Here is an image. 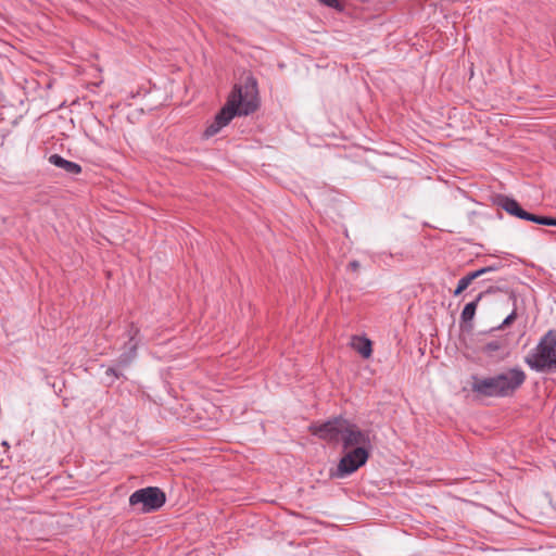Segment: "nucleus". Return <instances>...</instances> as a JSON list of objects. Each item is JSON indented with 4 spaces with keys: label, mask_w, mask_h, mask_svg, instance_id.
I'll return each mask as SVG.
<instances>
[{
    "label": "nucleus",
    "mask_w": 556,
    "mask_h": 556,
    "mask_svg": "<svg viewBox=\"0 0 556 556\" xmlns=\"http://www.w3.org/2000/svg\"><path fill=\"white\" fill-rule=\"evenodd\" d=\"M526 364L539 372L556 369V331L548 330L525 358Z\"/></svg>",
    "instance_id": "f257e3e1"
},
{
    "label": "nucleus",
    "mask_w": 556,
    "mask_h": 556,
    "mask_svg": "<svg viewBox=\"0 0 556 556\" xmlns=\"http://www.w3.org/2000/svg\"><path fill=\"white\" fill-rule=\"evenodd\" d=\"M258 91L256 80L248 77L243 85H236L225 105H231L235 116H247L258 108Z\"/></svg>",
    "instance_id": "f03ea898"
},
{
    "label": "nucleus",
    "mask_w": 556,
    "mask_h": 556,
    "mask_svg": "<svg viewBox=\"0 0 556 556\" xmlns=\"http://www.w3.org/2000/svg\"><path fill=\"white\" fill-rule=\"evenodd\" d=\"M165 493L156 486L139 489L129 497V504L131 506L140 505L141 513L155 511L165 504Z\"/></svg>",
    "instance_id": "7ed1b4c3"
},
{
    "label": "nucleus",
    "mask_w": 556,
    "mask_h": 556,
    "mask_svg": "<svg viewBox=\"0 0 556 556\" xmlns=\"http://www.w3.org/2000/svg\"><path fill=\"white\" fill-rule=\"evenodd\" d=\"M369 457V450L365 446L350 448L345 455L340 459L336 471L331 473L333 478H345L358 468L364 466Z\"/></svg>",
    "instance_id": "20e7f679"
},
{
    "label": "nucleus",
    "mask_w": 556,
    "mask_h": 556,
    "mask_svg": "<svg viewBox=\"0 0 556 556\" xmlns=\"http://www.w3.org/2000/svg\"><path fill=\"white\" fill-rule=\"evenodd\" d=\"M496 204L498 207L506 211L508 214L516 216L520 219L529 220L539 225L544 226H554L556 227V218L549 217V216H540L535 214H531L527 211H525L519 203L509 197L506 195H500L496 199Z\"/></svg>",
    "instance_id": "39448f33"
},
{
    "label": "nucleus",
    "mask_w": 556,
    "mask_h": 556,
    "mask_svg": "<svg viewBox=\"0 0 556 556\" xmlns=\"http://www.w3.org/2000/svg\"><path fill=\"white\" fill-rule=\"evenodd\" d=\"M502 397L513 395L526 381L527 375L520 367L509 368L495 375Z\"/></svg>",
    "instance_id": "423d86ee"
},
{
    "label": "nucleus",
    "mask_w": 556,
    "mask_h": 556,
    "mask_svg": "<svg viewBox=\"0 0 556 556\" xmlns=\"http://www.w3.org/2000/svg\"><path fill=\"white\" fill-rule=\"evenodd\" d=\"M348 419L336 417L320 425H312L311 432L321 440L328 442H339L342 437L343 428Z\"/></svg>",
    "instance_id": "0eeeda50"
},
{
    "label": "nucleus",
    "mask_w": 556,
    "mask_h": 556,
    "mask_svg": "<svg viewBox=\"0 0 556 556\" xmlns=\"http://www.w3.org/2000/svg\"><path fill=\"white\" fill-rule=\"evenodd\" d=\"M343 450L355 448L358 446H365L369 450L370 439L366 431L361 430L355 424L346 420L343 428L341 440Z\"/></svg>",
    "instance_id": "6e6552de"
},
{
    "label": "nucleus",
    "mask_w": 556,
    "mask_h": 556,
    "mask_svg": "<svg viewBox=\"0 0 556 556\" xmlns=\"http://www.w3.org/2000/svg\"><path fill=\"white\" fill-rule=\"evenodd\" d=\"M472 379L471 390L473 393L488 397H502L495 375L486 378L473 377Z\"/></svg>",
    "instance_id": "1a4fd4ad"
},
{
    "label": "nucleus",
    "mask_w": 556,
    "mask_h": 556,
    "mask_svg": "<svg viewBox=\"0 0 556 556\" xmlns=\"http://www.w3.org/2000/svg\"><path fill=\"white\" fill-rule=\"evenodd\" d=\"M231 105L232 103L229 105H224L216 114L214 121L204 130V136L206 138L215 136L220 131V129H223L231 122V119L235 117L233 112L230 109Z\"/></svg>",
    "instance_id": "9d476101"
},
{
    "label": "nucleus",
    "mask_w": 556,
    "mask_h": 556,
    "mask_svg": "<svg viewBox=\"0 0 556 556\" xmlns=\"http://www.w3.org/2000/svg\"><path fill=\"white\" fill-rule=\"evenodd\" d=\"M49 163L64 169L70 175H78L81 173V166L78 163L65 160L59 154L50 155Z\"/></svg>",
    "instance_id": "9b49d317"
},
{
    "label": "nucleus",
    "mask_w": 556,
    "mask_h": 556,
    "mask_svg": "<svg viewBox=\"0 0 556 556\" xmlns=\"http://www.w3.org/2000/svg\"><path fill=\"white\" fill-rule=\"evenodd\" d=\"M137 346H138V343H131L128 346V350L119 355V357L116 359V366L118 368L124 369L132 363V361L135 359V357L137 355Z\"/></svg>",
    "instance_id": "f8f14e48"
},
{
    "label": "nucleus",
    "mask_w": 556,
    "mask_h": 556,
    "mask_svg": "<svg viewBox=\"0 0 556 556\" xmlns=\"http://www.w3.org/2000/svg\"><path fill=\"white\" fill-rule=\"evenodd\" d=\"M484 293L481 292L477 295L476 300H473L472 302L470 303H467L460 314V319L463 323H468V321H471L472 318L475 317V314H476V309H477V306H478V303L482 300Z\"/></svg>",
    "instance_id": "ddd939ff"
},
{
    "label": "nucleus",
    "mask_w": 556,
    "mask_h": 556,
    "mask_svg": "<svg viewBox=\"0 0 556 556\" xmlns=\"http://www.w3.org/2000/svg\"><path fill=\"white\" fill-rule=\"evenodd\" d=\"M479 278L478 275L476 274V270L475 271H471L469 274H467L466 276H464L463 278H460L458 280V285L456 287V289L454 290V295L457 296L459 295L463 291H465L469 286L470 283L475 280Z\"/></svg>",
    "instance_id": "4468645a"
},
{
    "label": "nucleus",
    "mask_w": 556,
    "mask_h": 556,
    "mask_svg": "<svg viewBox=\"0 0 556 556\" xmlns=\"http://www.w3.org/2000/svg\"><path fill=\"white\" fill-rule=\"evenodd\" d=\"M357 344L354 345L355 350L364 357L368 358L371 355V341L367 338H357Z\"/></svg>",
    "instance_id": "2eb2a0df"
},
{
    "label": "nucleus",
    "mask_w": 556,
    "mask_h": 556,
    "mask_svg": "<svg viewBox=\"0 0 556 556\" xmlns=\"http://www.w3.org/2000/svg\"><path fill=\"white\" fill-rule=\"evenodd\" d=\"M138 334H139V328H138V327H136L134 324H131V325L129 326V329H128V337H129V343H128V344H129V345H130L131 343H136V342H135V339H136V337H137Z\"/></svg>",
    "instance_id": "dca6fc26"
},
{
    "label": "nucleus",
    "mask_w": 556,
    "mask_h": 556,
    "mask_svg": "<svg viewBox=\"0 0 556 556\" xmlns=\"http://www.w3.org/2000/svg\"><path fill=\"white\" fill-rule=\"evenodd\" d=\"M318 1L329 8L337 9L339 11L342 10V5L340 4L339 0H318Z\"/></svg>",
    "instance_id": "f3484780"
},
{
    "label": "nucleus",
    "mask_w": 556,
    "mask_h": 556,
    "mask_svg": "<svg viewBox=\"0 0 556 556\" xmlns=\"http://www.w3.org/2000/svg\"><path fill=\"white\" fill-rule=\"evenodd\" d=\"M498 268H500L498 265H490V266L482 267V268L476 270V274L478 275V277H481L482 275H484L486 273L495 271Z\"/></svg>",
    "instance_id": "a211bd4d"
},
{
    "label": "nucleus",
    "mask_w": 556,
    "mask_h": 556,
    "mask_svg": "<svg viewBox=\"0 0 556 556\" xmlns=\"http://www.w3.org/2000/svg\"><path fill=\"white\" fill-rule=\"evenodd\" d=\"M498 268H500L498 265H490V266L482 267V268L476 270V274L478 275V277H481L482 275H484L486 273L495 271Z\"/></svg>",
    "instance_id": "6ab92c4d"
},
{
    "label": "nucleus",
    "mask_w": 556,
    "mask_h": 556,
    "mask_svg": "<svg viewBox=\"0 0 556 556\" xmlns=\"http://www.w3.org/2000/svg\"><path fill=\"white\" fill-rule=\"evenodd\" d=\"M517 317V313L514 309L502 323L501 328H504L506 326H509Z\"/></svg>",
    "instance_id": "aec40b11"
},
{
    "label": "nucleus",
    "mask_w": 556,
    "mask_h": 556,
    "mask_svg": "<svg viewBox=\"0 0 556 556\" xmlns=\"http://www.w3.org/2000/svg\"><path fill=\"white\" fill-rule=\"evenodd\" d=\"M118 367L115 365L114 367H109L105 370V375L113 378H119L121 372H118Z\"/></svg>",
    "instance_id": "412c9836"
},
{
    "label": "nucleus",
    "mask_w": 556,
    "mask_h": 556,
    "mask_svg": "<svg viewBox=\"0 0 556 556\" xmlns=\"http://www.w3.org/2000/svg\"><path fill=\"white\" fill-rule=\"evenodd\" d=\"M359 268H361V263H359L358 261H356V260L351 261V262L349 263V265H348V269H349L350 271H353V273L358 271V270H359Z\"/></svg>",
    "instance_id": "4be33fe9"
},
{
    "label": "nucleus",
    "mask_w": 556,
    "mask_h": 556,
    "mask_svg": "<svg viewBox=\"0 0 556 556\" xmlns=\"http://www.w3.org/2000/svg\"><path fill=\"white\" fill-rule=\"evenodd\" d=\"M486 349H488V351H495L498 349V345L496 342H490V343H488Z\"/></svg>",
    "instance_id": "5701e85b"
}]
</instances>
